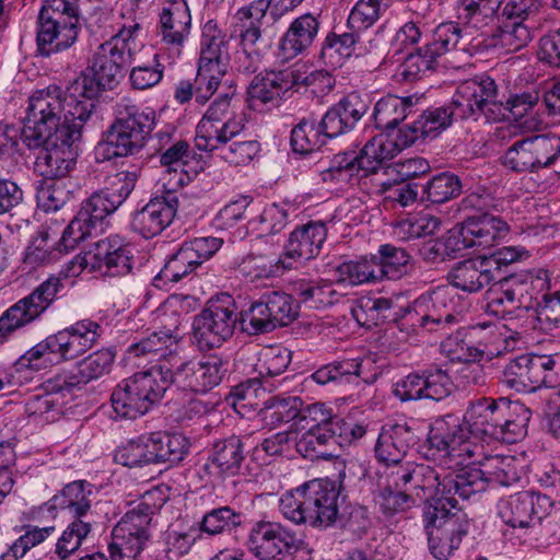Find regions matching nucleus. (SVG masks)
<instances>
[{
    "instance_id": "obj_1",
    "label": "nucleus",
    "mask_w": 560,
    "mask_h": 560,
    "mask_svg": "<svg viewBox=\"0 0 560 560\" xmlns=\"http://www.w3.org/2000/svg\"><path fill=\"white\" fill-rule=\"evenodd\" d=\"M428 443L433 455L448 468H470L482 472L483 490L487 487H511L516 480L512 456L487 454L485 445L472 436L468 425L463 427L453 417L436 420L431 427Z\"/></svg>"
},
{
    "instance_id": "obj_2",
    "label": "nucleus",
    "mask_w": 560,
    "mask_h": 560,
    "mask_svg": "<svg viewBox=\"0 0 560 560\" xmlns=\"http://www.w3.org/2000/svg\"><path fill=\"white\" fill-rule=\"evenodd\" d=\"M112 21V36L96 48L90 72L83 74L81 80L89 96L112 90L140 47L138 37L142 27L136 18L118 14L113 15Z\"/></svg>"
},
{
    "instance_id": "obj_3",
    "label": "nucleus",
    "mask_w": 560,
    "mask_h": 560,
    "mask_svg": "<svg viewBox=\"0 0 560 560\" xmlns=\"http://www.w3.org/2000/svg\"><path fill=\"white\" fill-rule=\"evenodd\" d=\"M530 410L506 398H480L467 408L464 421L480 443H516L527 434Z\"/></svg>"
},
{
    "instance_id": "obj_4",
    "label": "nucleus",
    "mask_w": 560,
    "mask_h": 560,
    "mask_svg": "<svg viewBox=\"0 0 560 560\" xmlns=\"http://www.w3.org/2000/svg\"><path fill=\"white\" fill-rule=\"evenodd\" d=\"M170 358L154 363L119 382L112 393V406L117 416L136 419L145 415L175 384Z\"/></svg>"
},
{
    "instance_id": "obj_5",
    "label": "nucleus",
    "mask_w": 560,
    "mask_h": 560,
    "mask_svg": "<svg viewBox=\"0 0 560 560\" xmlns=\"http://www.w3.org/2000/svg\"><path fill=\"white\" fill-rule=\"evenodd\" d=\"M425 530L431 553L446 560L467 535L469 521L451 492H435L427 500Z\"/></svg>"
},
{
    "instance_id": "obj_6",
    "label": "nucleus",
    "mask_w": 560,
    "mask_h": 560,
    "mask_svg": "<svg viewBox=\"0 0 560 560\" xmlns=\"http://www.w3.org/2000/svg\"><path fill=\"white\" fill-rule=\"evenodd\" d=\"M145 492L142 501L128 511L113 527L108 552L110 560H138L152 538V516L160 510L167 498L151 502Z\"/></svg>"
},
{
    "instance_id": "obj_7",
    "label": "nucleus",
    "mask_w": 560,
    "mask_h": 560,
    "mask_svg": "<svg viewBox=\"0 0 560 560\" xmlns=\"http://www.w3.org/2000/svg\"><path fill=\"white\" fill-rule=\"evenodd\" d=\"M65 109L61 91L57 86L35 91L28 97L21 140L30 150L42 148L52 138L60 139Z\"/></svg>"
},
{
    "instance_id": "obj_8",
    "label": "nucleus",
    "mask_w": 560,
    "mask_h": 560,
    "mask_svg": "<svg viewBox=\"0 0 560 560\" xmlns=\"http://www.w3.org/2000/svg\"><path fill=\"white\" fill-rule=\"evenodd\" d=\"M229 89L213 100L196 127L195 145L200 151L212 152L213 147L237 138L245 130L244 119L231 104L235 90Z\"/></svg>"
},
{
    "instance_id": "obj_9",
    "label": "nucleus",
    "mask_w": 560,
    "mask_h": 560,
    "mask_svg": "<svg viewBox=\"0 0 560 560\" xmlns=\"http://www.w3.org/2000/svg\"><path fill=\"white\" fill-rule=\"evenodd\" d=\"M549 287L547 270L513 275L497 281L486 295V311L500 318L512 315L533 299L532 290L544 291Z\"/></svg>"
},
{
    "instance_id": "obj_10",
    "label": "nucleus",
    "mask_w": 560,
    "mask_h": 560,
    "mask_svg": "<svg viewBox=\"0 0 560 560\" xmlns=\"http://www.w3.org/2000/svg\"><path fill=\"white\" fill-rule=\"evenodd\" d=\"M236 324V305L232 295L211 299L192 323L194 338L200 350L219 348L232 337Z\"/></svg>"
},
{
    "instance_id": "obj_11",
    "label": "nucleus",
    "mask_w": 560,
    "mask_h": 560,
    "mask_svg": "<svg viewBox=\"0 0 560 560\" xmlns=\"http://www.w3.org/2000/svg\"><path fill=\"white\" fill-rule=\"evenodd\" d=\"M115 114L116 118L109 129L116 135L119 144L124 143L132 155L138 154L156 127L155 109L122 97L116 103Z\"/></svg>"
},
{
    "instance_id": "obj_12",
    "label": "nucleus",
    "mask_w": 560,
    "mask_h": 560,
    "mask_svg": "<svg viewBox=\"0 0 560 560\" xmlns=\"http://www.w3.org/2000/svg\"><path fill=\"white\" fill-rule=\"evenodd\" d=\"M175 385L198 394H206L220 385L228 372V362L215 354L186 359L182 353L170 357Z\"/></svg>"
},
{
    "instance_id": "obj_13",
    "label": "nucleus",
    "mask_w": 560,
    "mask_h": 560,
    "mask_svg": "<svg viewBox=\"0 0 560 560\" xmlns=\"http://www.w3.org/2000/svg\"><path fill=\"white\" fill-rule=\"evenodd\" d=\"M462 313V302L450 285H440L421 294L408 311L410 316L416 317L413 324L418 323L429 330L458 323Z\"/></svg>"
},
{
    "instance_id": "obj_14",
    "label": "nucleus",
    "mask_w": 560,
    "mask_h": 560,
    "mask_svg": "<svg viewBox=\"0 0 560 560\" xmlns=\"http://www.w3.org/2000/svg\"><path fill=\"white\" fill-rule=\"evenodd\" d=\"M63 288L61 278L50 276L31 294L21 299L0 316V343L16 329L39 317L55 301Z\"/></svg>"
},
{
    "instance_id": "obj_15",
    "label": "nucleus",
    "mask_w": 560,
    "mask_h": 560,
    "mask_svg": "<svg viewBox=\"0 0 560 560\" xmlns=\"http://www.w3.org/2000/svg\"><path fill=\"white\" fill-rule=\"evenodd\" d=\"M304 546L294 532L279 523L258 522L248 536V548L260 560H287Z\"/></svg>"
},
{
    "instance_id": "obj_16",
    "label": "nucleus",
    "mask_w": 560,
    "mask_h": 560,
    "mask_svg": "<svg viewBox=\"0 0 560 560\" xmlns=\"http://www.w3.org/2000/svg\"><path fill=\"white\" fill-rule=\"evenodd\" d=\"M222 244V238L213 236L195 237L184 242L166 260L160 277L171 282L183 280L210 259Z\"/></svg>"
},
{
    "instance_id": "obj_17",
    "label": "nucleus",
    "mask_w": 560,
    "mask_h": 560,
    "mask_svg": "<svg viewBox=\"0 0 560 560\" xmlns=\"http://www.w3.org/2000/svg\"><path fill=\"white\" fill-rule=\"evenodd\" d=\"M497 84L490 77H476L460 83L453 97L455 113L460 119L495 113L499 101Z\"/></svg>"
},
{
    "instance_id": "obj_18",
    "label": "nucleus",
    "mask_w": 560,
    "mask_h": 560,
    "mask_svg": "<svg viewBox=\"0 0 560 560\" xmlns=\"http://www.w3.org/2000/svg\"><path fill=\"white\" fill-rule=\"evenodd\" d=\"M497 84L490 77H476L460 83L453 97L455 113L460 119L495 113L499 101Z\"/></svg>"
},
{
    "instance_id": "obj_19",
    "label": "nucleus",
    "mask_w": 560,
    "mask_h": 560,
    "mask_svg": "<svg viewBox=\"0 0 560 560\" xmlns=\"http://www.w3.org/2000/svg\"><path fill=\"white\" fill-rule=\"evenodd\" d=\"M497 84L490 77H476L460 83L453 97L455 113L460 119L495 113L499 101Z\"/></svg>"
},
{
    "instance_id": "obj_20",
    "label": "nucleus",
    "mask_w": 560,
    "mask_h": 560,
    "mask_svg": "<svg viewBox=\"0 0 560 560\" xmlns=\"http://www.w3.org/2000/svg\"><path fill=\"white\" fill-rule=\"evenodd\" d=\"M303 82L304 79L299 72L291 68L260 72L247 88L250 106L277 107L293 88Z\"/></svg>"
},
{
    "instance_id": "obj_21",
    "label": "nucleus",
    "mask_w": 560,
    "mask_h": 560,
    "mask_svg": "<svg viewBox=\"0 0 560 560\" xmlns=\"http://www.w3.org/2000/svg\"><path fill=\"white\" fill-rule=\"evenodd\" d=\"M410 487L415 490H483L482 472L470 468H459L440 475L428 465H412Z\"/></svg>"
},
{
    "instance_id": "obj_22",
    "label": "nucleus",
    "mask_w": 560,
    "mask_h": 560,
    "mask_svg": "<svg viewBox=\"0 0 560 560\" xmlns=\"http://www.w3.org/2000/svg\"><path fill=\"white\" fill-rule=\"evenodd\" d=\"M59 374L43 384L44 394L34 395L25 404V412L38 423H51L63 413L66 405L72 400L73 393L67 384L59 381Z\"/></svg>"
},
{
    "instance_id": "obj_23",
    "label": "nucleus",
    "mask_w": 560,
    "mask_h": 560,
    "mask_svg": "<svg viewBox=\"0 0 560 560\" xmlns=\"http://www.w3.org/2000/svg\"><path fill=\"white\" fill-rule=\"evenodd\" d=\"M172 353H179L178 342L170 331H154L131 343L125 352V361L133 368H148L162 363Z\"/></svg>"
},
{
    "instance_id": "obj_24",
    "label": "nucleus",
    "mask_w": 560,
    "mask_h": 560,
    "mask_svg": "<svg viewBox=\"0 0 560 560\" xmlns=\"http://www.w3.org/2000/svg\"><path fill=\"white\" fill-rule=\"evenodd\" d=\"M52 335L63 363L90 350L101 337L102 327L92 319H82Z\"/></svg>"
},
{
    "instance_id": "obj_25",
    "label": "nucleus",
    "mask_w": 560,
    "mask_h": 560,
    "mask_svg": "<svg viewBox=\"0 0 560 560\" xmlns=\"http://www.w3.org/2000/svg\"><path fill=\"white\" fill-rule=\"evenodd\" d=\"M74 141L52 138L46 142L36 156L34 168L46 179H60L72 172L77 164V153L72 148Z\"/></svg>"
},
{
    "instance_id": "obj_26",
    "label": "nucleus",
    "mask_w": 560,
    "mask_h": 560,
    "mask_svg": "<svg viewBox=\"0 0 560 560\" xmlns=\"http://www.w3.org/2000/svg\"><path fill=\"white\" fill-rule=\"evenodd\" d=\"M369 106V101L359 93L347 94L323 116L324 130L332 138L352 130L365 115Z\"/></svg>"
},
{
    "instance_id": "obj_27",
    "label": "nucleus",
    "mask_w": 560,
    "mask_h": 560,
    "mask_svg": "<svg viewBox=\"0 0 560 560\" xmlns=\"http://www.w3.org/2000/svg\"><path fill=\"white\" fill-rule=\"evenodd\" d=\"M319 22L312 13H305L293 20L278 43L276 58L285 63L303 54L315 40Z\"/></svg>"
},
{
    "instance_id": "obj_28",
    "label": "nucleus",
    "mask_w": 560,
    "mask_h": 560,
    "mask_svg": "<svg viewBox=\"0 0 560 560\" xmlns=\"http://www.w3.org/2000/svg\"><path fill=\"white\" fill-rule=\"evenodd\" d=\"M133 246L118 235H110L97 242V271L108 277H124L135 265Z\"/></svg>"
},
{
    "instance_id": "obj_29",
    "label": "nucleus",
    "mask_w": 560,
    "mask_h": 560,
    "mask_svg": "<svg viewBox=\"0 0 560 560\" xmlns=\"http://www.w3.org/2000/svg\"><path fill=\"white\" fill-rule=\"evenodd\" d=\"M416 441L417 435L406 421L388 422L381 429L375 455L384 464H399Z\"/></svg>"
},
{
    "instance_id": "obj_30",
    "label": "nucleus",
    "mask_w": 560,
    "mask_h": 560,
    "mask_svg": "<svg viewBox=\"0 0 560 560\" xmlns=\"http://www.w3.org/2000/svg\"><path fill=\"white\" fill-rule=\"evenodd\" d=\"M176 214V203L165 197H155L136 211L131 219V229L144 238L162 233Z\"/></svg>"
},
{
    "instance_id": "obj_31",
    "label": "nucleus",
    "mask_w": 560,
    "mask_h": 560,
    "mask_svg": "<svg viewBox=\"0 0 560 560\" xmlns=\"http://www.w3.org/2000/svg\"><path fill=\"white\" fill-rule=\"evenodd\" d=\"M472 339L478 341L482 358L492 360L518 348L521 335L505 325L477 324L469 329Z\"/></svg>"
},
{
    "instance_id": "obj_32",
    "label": "nucleus",
    "mask_w": 560,
    "mask_h": 560,
    "mask_svg": "<svg viewBox=\"0 0 560 560\" xmlns=\"http://www.w3.org/2000/svg\"><path fill=\"white\" fill-rule=\"evenodd\" d=\"M245 458L244 443L240 436L232 435L228 439L217 441L211 450L209 463L205 469L213 477L212 487H220L217 481L222 475L234 476L241 468Z\"/></svg>"
},
{
    "instance_id": "obj_33",
    "label": "nucleus",
    "mask_w": 560,
    "mask_h": 560,
    "mask_svg": "<svg viewBox=\"0 0 560 560\" xmlns=\"http://www.w3.org/2000/svg\"><path fill=\"white\" fill-rule=\"evenodd\" d=\"M327 229L320 221L296 226L284 246L285 259L305 261L316 257L326 240Z\"/></svg>"
},
{
    "instance_id": "obj_34",
    "label": "nucleus",
    "mask_w": 560,
    "mask_h": 560,
    "mask_svg": "<svg viewBox=\"0 0 560 560\" xmlns=\"http://www.w3.org/2000/svg\"><path fill=\"white\" fill-rule=\"evenodd\" d=\"M115 354L109 349L97 350L70 370L60 373L62 384H67L72 393L83 388L90 382L102 377L110 371Z\"/></svg>"
},
{
    "instance_id": "obj_35",
    "label": "nucleus",
    "mask_w": 560,
    "mask_h": 560,
    "mask_svg": "<svg viewBox=\"0 0 560 560\" xmlns=\"http://www.w3.org/2000/svg\"><path fill=\"white\" fill-rule=\"evenodd\" d=\"M483 256L458 261L451 269L447 280L451 288L466 293H477L497 280Z\"/></svg>"
},
{
    "instance_id": "obj_36",
    "label": "nucleus",
    "mask_w": 560,
    "mask_h": 560,
    "mask_svg": "<svg viewBox=\"0 0 560 560\" xmlns=\"http://www.w3.org/2000/svg\"><path fill=\"white\" fill-rule=\"evenodd\" d=\"M407 136L404 129L396 136L380 133L369 140L359 153L368 173L377 174L383 163L394 159L404 148L411 145L412 143H407Z\"/></svg>"
},
{
    "instance_id": "obj_37",
    "label": "nucleus",
    "mask_w": 560,
    "mask_h": 560,
    "mask_svg": "<svg viewBox=\"0 0 560 560\" xmlns=\"http://www.w3.org/2000/svg\"><path fill=\"white\" fill-rule=\"evenodd\" d=\"M81 86L82 98L79 100L73 95L62 98L65 109L61 119V131H59L60 139L63 141H77L81 137L83 126L92 118L94 114V98L96 96H89L85 92L83 83Z\"/></svg>"
},
{
    "instance_id": "obj_38",
    "label": "nucleus",
    "mask_w": 560,
    "mask_h": 560,
    "mask_svg": "<svg viewBox=\"0 0 560 560\" xmlns=\"http://www.w3.org/2000/svg\"><path fill=\"white\" fill-rule=\"evenodd\" d=\"M475 37L462 21L440 23L432 32L431 39L424 45L429 58L435 60L453 50H466Z\"/></svg>"
},
{
    "instance_id": "obj_39",
    "label": "nucleus",
    "mask_w": 560,
    "mask_h": 560,
    "mask_svg": "<svg viewBox=\"0 0 560 560\" xmlns=\"http://www.w3.org/2000/svg\"><path fill=\"white\" fill-rule=\"evenodd\" d=\"M457 119L460 118L455 113L452 102L448 105L430 107L416 121L407 126V143L413 144L420 139L436 138L451 126L453 120Z\"/></svg>"
},
{
    "instance_id": "obj_40",
    "label": "nucleus",
    "mask_w": 560,
    "mask_h": 560,
    "mask_svg": "<svg viewBox=\"0 0 560 560\" xmlns=\"http://www.w3.org/2000/svg\"><path fill=\"white\" fill-rule=\"evenodd\" d=\"M462 225L469 248H489L509 232V225L505 221L490 214L470 217Z\"/></svg>"
},
{
    "instance_id": "obj_41",
    "label": "nucleus",
    "mask_w": 560,
    "mask_h": 560,
    "mask_svg": "<svg viewBox=\"0 0 560 560\" xmlns=\"http://www.w3.org/2000/svg\"><path fill=\"white\" fill-rule=\"evenodd\" d=\"M191 16L185 1L175 0L163 8L160 16V34L163 43L180 47L190 33Z\"/></svg>"
},
{
    "instance_id": "obj_42",
    "label": "nucleus",
    "mask_w": 560,
    "mask_h": 560,
    "mask_svg": "<svg viewBox=\"0 0 560 560\" xmlns=\"http://www.w3.org/2000/svg\"><path fill=\"white\" fill-rule=\"evenodd\" d=\"M369 175L357 152H341L334 155L329 166L319 173L324 183L339 185L340 188L359 185L360 180Z\"/></svg>"
},
{
    "instance_id": "obj_43",
    "label": "nucleus",
    "mask_w": 560,
    "mask_h": 560,
    "mask_svg": "<svg viewBox=\"0 0 560 560\" xmlns=\"http://www.w3.org/2000/svg\"><path fill=\"white\" fill-rule=\"evenodd\" d=\"M337 282L328 280H300L294 284L300 302L311 308H325L338 303L345 295Z\"/></svg>"
},
{
    "instance_id": "obj_44",
    "label": "nucleus",
    "mask_w": 560,
    "mask_h": 560,
    "mask_svg": "<svg viewBox=\"0 0 560 560\" xmlns=\"http://www.w3.org/2000/svg\"><path fill=\"white\" fill-rule=\"evenodd\" d=\"M151 463H179L188 452L189 442L180 433L153 432L147 435Z\"/></svg>"
},
{
    "instance_id": "obj_45",
    "label": "nucleus",
    "mask_w": 560,
    "mask_h": 560,
    "mask_svg": "<svg viewBox=\"0 0 560 560\" xmlns=\"http://www.w3.org/2000/svg\"><path fill=\"white\" fill-rule=\"evenodd\" d=\"M501 3L495 0H463L457 19L476 37L494 22Z\"/></svg>"
},
{
    "instance_id": "obj_46",
    "label": "nucleus",
    "mask_w": 560,
    "mask_h": 560,
    "mask_svg": "<svg viewBox=\"0 0 560 560\" xmlns=\"http://www.w3.org/2000/svg\"><path fill=\"white\" fill-rule=\"evenodd\" d=\"M79 30L36 23V52L48 58L70 48L78 39Z\"/></svg>"
},
{
    "instance_id": "obj_47",
    "label": "nucleus",
    "mask_w": 560,
    "mask_h": 560,
    "mask_svg": "<svg viewBox=\"0 0 560 560\" xmlns=\"http://www.w3.org/2000/svg\"><path fill=\"white\" fill-rule=\"evenodd\" d=\"M413 105V96L387 95L382 97L373 109L376 128L381 130L396 128L411 113Z\"/></svg>"
},
{
    "instance_id": "obj_48",
    "label": "nucleus",
    "mask_w": 560,
    "mask_h": 560,
    "mask_svg": "<svg viewBox=\"0 0 560 560\" xmlns=\"http://www.w3.org/2000/svg\"><path fill=\"white\" fill-rule=\"evenodd\" d=\"M303 400L298 396H272L264 402L259 415L264 423L277 428L298 418L302 412Z\"/></svg>"
},
{
    "instance_id": "obj_49",
    "label": "nucleus",
    "mask_w": 560,
    "mask_h": 560,
    "mask_svg": "<svg viewBox=\"0 0 560 560\" xmlns=\"http://www.w3.org/2000/svg\"><path fill=\"white\" fill-rule=\"evenodd\" d=\"M331 138L323 127V119H302L291 131V145L294 152L310 154L319 150Z\"/></svg>"
},
{
    "instance_id": "obj_50",
    "label": "nucleus",
    "mask_w": 560,
    "mask_h": 560,
    "mask_svg": "<svg viewBox=\"0 0 560 560\" xmlns=\"http://www.w3.org/2000/svg\"><path fill=\"white\" fill-rule=\"evenodd\" d=\"M338 283L360 285L381 280V270L376 265V256L362 257L358 260H349L336 267Z\"/></svg>"
},
{
    "instance_id": "obj_51",
    "label": "nucleus",
    "mask_w": 560,
    "mask_h": 560,
    "mask_svg": "<svg viewBox=\"0 0 560 560\" xmlns=\"http://www.w3.org/2000/svg\"><path fill=\"white\" fill-rule=\"evenodd\" d=\"M462 192V180L451 172H441L422 185L421 201L432 205L445 203Z\"/></svg>"
},
{
    "instance_id": "obj_52",
    "label": "nucleus",
    "mask_w": 560,
    "mask_h": 560,
    "mask_svg": "<svg viewBox=\"0 0 560 560\" xmlns=\"http://www.w3.org/2000/svg\"><path fill=\"white\" fill-rule=\"evenodd\" d=\"M336 433L332 428H308L296 441V452L310 460L329 458L331 454L327 452V447L336 442Z\"/></svg>"
},
{
    "instance_id": "obj_53",
    "label": "nucleus",
    "mask_w": 560,
    "mask_h": 560,
    "mask_svg": "<svg viewBox=\"0 0 560 560\" xmlns=\"http://www.w3.org/2000/svg\"><path fill=\"white\" fill-rule=\"evenodd\" d=\"M503 382L516 392L526 393L539 387L532 354H523L511 360L504 368Z\"/></svg>"
},
{
    "instance_id": "obj_54",
    "label": "nucleus",
    "mask_w": 560,
    "mask_h": 560,
    "mask_svg": "<svg viewBox=\"0 0 560 560\" xmlns=\"http://www.w3.org/2000/svg\"><path fill=\"white\" fill-rule=\"evenodd\" d=\"M62 252L57 236L48 228H42L26 248L24 262L35 268L56 260Z\"/></svg>"
},
{
    "instance_id": "obj_55",
    "label": "nucleus",
    "mask_w": 560,
    "mask_h": 560,
    "mask_svg": "<svg viewBox=\"0 0 560 560\" xmlns=\"http://www.w3.org/2000/svg\"><path fill=\"white\" fill-rule=\"evenodd\" d=\"M229 38L213 20L208 21L201 32L199 62H226Z\"/></svg>"
},
{
    "instance_id": "obj_56",
    "label": "nucleus",
    "mask_w": 560,
    "mask_h": 560,
    "mask_svg": "<svg viewBox=\"0 0 560 560\" xmlns=\"http://www.w3.org/2000/svg\"><path fill=\"white\" fill-rule=\"evenodd\" d=\"M390 0H358L347 19V27L354 32L371 28L386 12Z\"/></svg>"
},
{
    "instance_id": "obj_57",
    "label": "nucleus",
    "mask_w": 560,
    "mask_h": 560,
    "mask_svg": "<svg viewBox=\"0 0 560 560\" xmlns=\"http://www.w3.org/2000/svg\"><path fill=\"white\" fill-rule=\"evenodd\" d=\"M37 23L80 30L78 7L69 0H45Z\"/></svg>"
},
{
    "instance_id": "obj_58",
    "label": "nucleus",
    "mask_w": 560,
    "mask_h": 560,
    "mask_svg": "<svg viewBox=\"0 0 560 560\" xmlns=\"http://www.w3.org/2000/svg\"><path fill=\"white\" fill-rule=\"evenodd\" d=\"M226 62H198V71L195 79V100L205 104L217 92L226 74Z\"/></svg>"
},
{
    "instance_id": "obj_59",
    "label": "nucleus",
    "mask_w": 560,
    "mask_h": 560,
    "mask_svg": "<svg viewBox=\"0 0 560 560\" xmlns=\"http://www.w3.org/2000/svg\"><path fill=\"white\" fill-rule=\"evenodd\" d=\"M260 143L257 140L226 139L212 148L218 151V156L230 165H248L260 152Z\"/></svg>"
},
{
    "instance_id": "obj_60",
    "label": "nucleus",
    "mask_w": 560,
    "mask_h": 560,
    "mask_svg": "<svg viewBox=\"0 0 560 560\" xmlns=\"http://www.w3.org/2000/svg\"><path fill=\"white\" fill-rule=\"evenodd\" d=\"M253 364L260 377H272L283 373L291 362V351L281 346H267L255 354Z\"/></svg>"
},
{
    "instance_id": "obj_61",
    "label": "nucleus",
    "mask_w": 560,
    "mask_h": 560,
    "mask_svg": "<svg viewBox=\"0 0 560 560\" xmlns=\"http://www.w3.org/2000/svg\"><path fill=\"white\" fill-rule=\"evenodd\" d=\"M392 306L393 302L387 298L363 296L352 308V315L362 326H377L390 317Z\"/></svg>"
},
{
    "instance_id": "obj_62",
    "label": "nucleus",
    "mask_w": 560,
    "mask_h": 560,
    "mask_svg": "<svg viewBox=\"0 0 560 560\" xmlns=\"http://www.w3.org/2000/svg\"><path fill=\"white\" fill-rule=\"evenodd\" d=\"M60 363L61 360L54 335H49L44 340L36 343L18 360V365L35 371Z\"/></svg>"
},
{
    "instance_id": "obj_63",
    "label": "nucleus",
    "mask_w": 560,
    "mask_h": 560,
    "mask_svg": "<svg viewBox=\"0 0 560 560\" xmlns=\"http://www.w3.org/2000/svg\"><path fill=\"white\" fill-rule=\"evenodd\" d=\"M380 257H376V265L381 270V280L399 279L408 270L410 262L409 254L401 247L392 244H384L378 249Z\"/></svg>"
},
{
    "instance_id": "obj_64",
    "label": "nucleus",
    "mask_w": 560,
    "mask_h": 560,
    "mask_svg": "<svg viewBox=\"0 0 560 560\" xmlns=\"http://www.w3.org/2000/svg\"><path fill=\"white\" fill-rule=\"evenodd\" d=\"M430 54L425 51L424 46L417 52L409 54L405 60L396 67L392 79L396 83H408L420 79L425 72L434 68V58H429Z\"/></svg>"
}]
</instances>
